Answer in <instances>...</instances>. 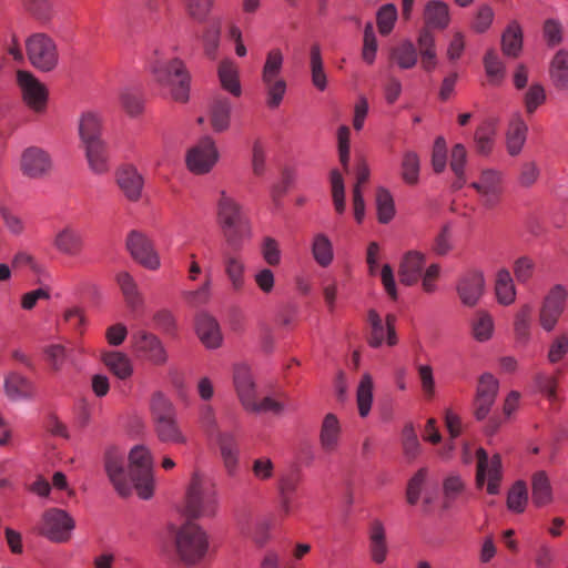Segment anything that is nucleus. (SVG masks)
I'll list each match as a JSON object with an SVG mask.
<instances>
[{"instance_id": "nucleus-35", "label": "nucleus", "mask_w": 568, "mask_h": 568, "mask_svg": "<svg viewBox=\"0 0 568 568\" xmlns=\"http://www.w3.org/2000/svg\"><path fill=\"white\" fill-rule=\"evenodd\" d=\"M503 53L510 58H517L523 49V31L517 21L509 23L501 36Z\"/></svg>"}, {"instance_id": "nucleus-54", "label": "nucleus", "mask_w": 568, "mask_h": 568, "mask_svg": "<svg viewBox=\"0 0 568 568\" xmlns=\"http://www.w3.org/2000/svg\"><path fill=\"white\" fill-rule=\"evenodd\" d=\"M402 447L407 459H415L420 453V443L415 432L414 425L408 423L402 432Z\"/></svg>"}, {"instance_id": "nucleus-56", "label": "nucleus", "mask_w": 568, "mask_h": 568, "mask_svg": "<svg viewBox=\"0 0 568 568\" xmlns=\"http://www.w3.org/2000/svg\"><path fill=\"white\" fill-rule=\"evenodd\" d=\"M329 178L334 207L337 213L342 214L344 213L346 207L344 179L341 172L336 169L331 171Z\"/></svg>"}, {"instance_id": "nucleus-41", "label": "nucleus", "mask_w": 568, "mask_h": 568, "mask_svg": "<svg viewBox=\"0 0 568 568\" xmlns=\"http://www.w3.org/2000/svg\"><path fill=\"white\" fill-rule=\"evenodd\" d=\"M116 282L124 296L125 303L132 310H136L142 305V296L139 292L136 282L128 272H120L116 275Z\"/></svg>"}, {"instance_id": "nucleus-60", "label": "nucleus", "mask_w": 568, "mask_h": 568, "mask_svg": "<svg viewBox=\"0 0 568 568\" xmlns=\"http://www.w3.org/2000/svg\"><path fill=\"white\" fill-rule=\"evenodd\" d=\"M377 27L381 34H388L397 20V9L394 4L387 3L381 7L377 12Z\"/></svg>"}, {"instance_id": "nucleus-10", "label": "nucleus", "mask_w": 568, "mask_h": 568, "mask_svg": "<svg viewBox=\"0 0 568 568\" xmlns=\"http://www.w3.org/2000/svg\"><path fill=\"white\" fill-rule=\"evenodd\" d=\"M20 171L23 176L32 180H44L53 171L51 154L40 146H29L20 158Z\"/></svg>"}, {"instance_id": "nucleus-12", "label": "nucleus", "mask_w": 568, "mask_h": 568, "mask_svg": "<svg viewBox=\"0 0 568 568\" xmlns=\"http://www.w3.org/2000/svg\"><path fill=\"white\" fill-rule=\"evenodd\" d=\"M567 298L568 292L560 284L552 286L544 297L539 311V322L545 331L550 332L555 328L566 308Z\"/></svg>"}, {"instance_id": "nucleus-53", "label": "nucleus", "mask_w": 568, "mask_h": 568, "mask_svg": "<svg viewBox=\"0 0 568 568\" xmlns=\"http://www.w3.org/2000/svg\"><path fill=\"white\" fill-rule=\"evenodd\" d=\"M528 501L527 486L524 481H516L507 496V507L515 513H523Z\"/></svg>"}, {"instance_id": "nucleus-24", "label": "nucleus", "mask_w": 568, "mask_h": 568, "mask_svg": "<svg viewBox=\"0 0 568 568\" xmlns=\"http://www.w3.org/2000/svg\"><path fill=\"white\" fill-rule=\"evenodd\" d=\"M239 251L230 247V251L223 253L224 272L235 292L241 291L244 286L245 263L237 254Z\"/></svg>"}, {"instance_id": "nucleus-15", "label": "nucleus", "mask_w": 568, "mask_h": 568, "mask_svg": "<svg viewBox=\"0 0 568 568\" xmlns=\"http://www.w3.org/2000/svg\"><path fill=\"white\" fill-rule=\"evenodd\" d=\"M126 247L132 257L143 267L155 271L160 267V257L152 241L143 233L132 231L126 239Z\"/></svg>"}, {"instance_id": "nucleus-39", "label": "nucleus", "mask_w": 568, "mask_h": 568, "mask_svg": "<svg viewBox=\"0 0 568 568\" xmlns=\"http://www.w3.org/2000/svg\"><path fill=\"white\" fill-rule=\"evenodd\" d=\"M424 19L428 27L445 29L449 23L448 6L442 1H429L425 7Z\"/></svg>"}, {"instance_id": "nucleus-50", "label": "nucleus", "mask_w": 568, "mask_h": 568, "mask_svg": "<svg viewBox=\"0 0 568 568\" xmlns=\"http://www.w3.org/2000/svg\"><path fill=\"white\" fill-rule=\"evenodd\" d=\"M471 332L476 341H488L494 332L493 317L485 311L477 312L471 322Z\"/></svg>"}, {"instance_id": "nucleus-32", "label": "nucleus", "mask_w": 568, "mask_h": 568, "mask_svg": "<svg viewBox=\"0 0 568 568\" xmlns=\"http://www.w3.org/2000/svg\"><path fill=\"white\" fill-rule=\"evenodd\" d=\"M310 72L312 84L318 90L324 91L327 88V75L324 70L322 49L318 43H313L310 48Z\"/></svg>"}, {"instance_id": "nucleus-45", "label": "nucleus", "mask_w": 568, "mask_h": 568, "mask_svg": "<svg viewBox=\"0 0 568 568\" xmlns=\"http://www.w3.org/2000/svg\"><path fill=\"white\" fill-rule=\"evenodd\" d=\"M300 481L301 476L297 473L286 475L280 480L281 508L285 515L291 513L292 499L298 488Z\"/></svg>"}, {"instance_id": "nucleus-40", "label": "nucleus", "mask_w": 568, "mask_h": 568, "mask_svg": "<svg viewBox=\"0 0 568 568\" xmlns=\"http://www.w3.org/2000/svg\"><path fill=\"white\" fill-rule=\"evenodd\" d=\"M550 78L557 89H568V51L559 50L550 64Z\"/></svg>"}, {"instance_id": "nucleus-43", "label": "nucleus", "mask_w": 568, "mask_h": 568, "mask_svg": "<svg viewBox=\"0 0 568 568\" xmlns=\"http://www.w3.org/2000/svg\"><path fill=\"white\" fill-rule=\"evenodd\" d=\"M495 292L497 301L500 304L510 305L515 302L516 288L508 270L503 268L498 271L495 283Z\"/></svg>"}, {"instance_id": "nucleus-9", "label": "nucleus", "mask_w": 568, "mask_h": 568, "mask_svg": "<svg viewBox=\"0 0 568 568\" xmlns=\"http://www.w3.org/2000/svg\"><path fill=\"white\" fill-rule=\"evenodd\" d=\"M27 52L32 65L41 71H51L58 64L57 45L44 33H36L27 40Z\"/></svg>"}, {"instance_id": "nucleus-8", "label": "nucleus", "mask_w": 568, "mask_h": 568, "mask_svg": "<svg viewBox=\"0 0 568 568\" xmlns=\"http://www.w3.org/2000/svg\"><path fill=\"white\" fill-rule=\"evenodd\" d=\"M17 83L23 103L33 113L41 115L47 111L49 92L32 73L24 70L17 72Z\"/></svg>"}, {"instance_id": "nucleus-34", "label": "nucleus", "mask_w": 568, "mask_h": 568, "mask_svg": "<svg viewBox=\"0 0 568 568\" xmlns=\"http://www.w3.org/2000/svg\"><path fill=\"white\" fill-rule=\"evenodd\" d=\"M7 396L12 400H21L31 397L32 384L18 373H10L4 381Z\"/></svg>"}, {"instance_id": "nucleus-1", "label": "nucleus", "mask_w": 568, "mask_h": 568, "mask_svg": "<svg viewBox=\"0 0 568 568\" xmlns=\"http://www.w3.org/2000/svg\"><path fill=\"white\" fill-rule=\"evenodd\" d=\"M216 222L229 247L241 250L243 240L251 235V221L243 206L225 190L216 200Z\"/></svg>"}, {"instance_id": "nucleus-64", "label": "nucleus", "mask_w": 568, "mask_h": 568, "mask_svg": "<svg viewBox=\"0 0 568 568\" xmlns=\"http://www.w3.org/2000/svg\"><path fill=\"white\" fill-rule=\"evenodd\" d=\"M261 254L264 262L270 266H277L281 263V250L278 242L271 237L265 236L261 244Z\"/></svg>"}, {"instance_id": "nucleus-36", "label": "nucleus", "mask_w": 568, "mask_h": 568, "mask_svg": "<svg viewBox=\"0 0 568 568\" xmlns=\"http://www.w3.org/2000/svg\"><path fill=\"white\" fill-rule=\"evenodd\" d=\"M104 365L120 379L129 378L133 373L130 358L121 352H105L102 355Z\"/></svg>"}, {"instance_id": "nucleus-21", "label": "nucleus", "mask_w": 568, "mask_h": 568, "mask_svg": "<svg viewBox=\"0 0 568 568\" xmlns=\"http://www.w3.org/2000/svg\"><path fill=\"white\" fill-rule=\"evenodd\" d=\"M195 331L206 348L214 349L222 345L221 327L212 315L205 312L199 313L195 318Z\"/></svg>"}, {"instance_id": "nucleus-23", "label": "nucleus", "mask_w": 568, "mask_h": 568, "mask_svg": "<svg viewBox=\"0 0 568 568\" xmlns=\"http://www.w3.org/2000/svg\"><path fill=\"white\" fill-rule=\"evenodd\" d=\"M342 428L338 418L333 413L325 415L320 430V445L325 454L337 453L341 443Z\"/></svg>"}, {"instance_id": "nucleus-57", "label": "nucleus", "mask_w": 568, "mask_h": 568, "mask_svg": "<svg viewBox=\"0 0 568 568\" xmlns=\"http://www.w3.org/2000/svg\"><path fill=\"white\" fill-rule=\"evenodd\" d=\"M495 129L493 123L486 122L475 132L476 150L480 154L490 153L494 145Z\"/></svg>"}, {"instance_id": "nucleus-33", "label": "nucleus", "mask_w": 568, "mask_h": 568, "mask_svg": "<svg viewBox=\"0 0 568 568\" xmlns=\"http://www.w3.org/2000/svg\"><path fill=\"white\" fill-rule=\"evenodd\" d=\"M154 429L159 440L162 443L184 444L186 442L178 424L176 416L154 422Z\"/></svg>"}, {"instance_id": "nucleus-44", "label": "nucleus", "mask_w": 568, "mask_h": 568, "mask_svg": "<svg viewBox=\"0 0 568 568\" xmlns=\"http://www.w3.org/2000/svg\"><path fill=\"white\" fill-rule=\"evenodd\" d=\"M90 169L102 174L109 170L105 145L103 141L83 144Z\"/></svg>"}, {"instance_id": "nucleus-37", "label": "nucleus", "mask_w": 568, "mask_h": 568, "mask_svg": "<svg viewBox=\"0 0 568 568\" xmlns=\"http://www.w3.org/2000/svg\"><path fill=\"white\" fill-rule=\"evenodd\" d=\"M389 60L403 70L412 69L417 63L416 48L410 41H403L390 49Z\"/></svg>"}, {"instance_id": "nucleus-59", "label": "nucleus", "mask_w": 568, "mask_h": 568, "mask_svg": "<svg viewBox=\"0 0 568 568\" xmlns=\"http://www.w3.org/2000/svg\"><path fill=\"white\" fill-rule=\"evenodd\" d=\"M546 101V92L541 84L534 83L524 94V105L527 114L531 115Z\"/></svg>"}, {"instance_id": "nucleus-29", "label": "nucleus", "mask_w": 568, "mask_h": 568, "mask_svg": "<svg viewBox=\"0 0 568 568\" xmlns=\"http://www.w3.org/2000/svg\"><path fill=\"white\" fill-rule=\"evenodd\" d=\"M232 104L226 98H215L210 106V123L214 132L221 133L231 125Z\"/></svg>"}, {"instance_id": "nucleus-4", "label": "nucleus", "mask_w": 568, "mask_h": 568, "mask_svg": "<svg viewBox=\"0 0 568 568\" xmlns=\"http://www.w3.org/2000/svg\"><path fill=\"white\" fill-rule=\"evenodd\" d=\"M219 505L217 490L210 479L194 473L186 489L184 513L192 519L212 517Z\"/></svg>"}, {"instance_id": "nucleus-13", "label": "nucleus", "mask_w": 568, "mask_h": 568, "mask_svg": "<svg viewBox=\"0 0 568 568\" xmlns=\"http://www.w3.org/2000/svg\"><path fill=\"white\" fill-rule=\"evenodd\" d=\"M477 473L476 485L481 488L487 480V493L496 495L499 493V485L501 480V460L498 454H495L490 459L484 448L477 450Z\"/></svg>"}, {"instance_id": "nucleus-2", "label": "nucleus", "mask_w": 568, "mask_h": 568, "mask_svg": "<svg viewBox=\"0 0 568 568\" xmlns=\"http://www.w3.org/2000/svg\"><path fill=\"white\" fill-rule=\"evenodd\" d=\"M233 383L243 408L250 413H267L281 415L287 409H293L291 400H280L271 396H266L261 400L257 399L256 385L253 379L250 367L240 363L234 365Z\"/></svg>"}, {"instance_id": "nucleus-22", "label": "nucleus", "mask_w": 568, "mask_h": 568, "mask_svg": "<svg viewBox=\"0 0 568 568\" xmlns=\"http://www.w3.org/2000/svg\"><path fill=\"white\" fill-rule=\"evenodd\" d=\"M116 183L129 201L136 202L140 200L144 180L134 166L125 165L119 169Z\"/></svg>"}, {"instance_id": "nucleus-27", "label": "nucleus", "mask_w": 568, "mask_h": 568, "mask_svg": "<svg viewBox=\"0 0 568 568\" xmlns=\"http://www.w3.org/2000/svg\"><path fill=\"white\" fill-rule=\"evenodd\" d=\"M425 265L424 254L410 251L405 254L399 265V280L405 285H413L418 282Z\"/></svg>"}, {"instance_id": "nucleus-52", "label": "nucleus", "mask_w": 568, "mask_h": 568, "mask_svg": "<svg viewBox=\"0 0 568 568\" xmlns=\"http://www.w3.org/2000/svg\"><path fill=\"white\" fill-rule=\"evenodd\" d=\"M465 484L457 475L448 476L443 484L444 500L443 507L445 509L452 508L455 500H457L464 493Z\"/></svg>"}, {"instance_id": "nucleus-31", "label": "nucleus", "mask_w": 568, "mask_h": 568, "mask_svg": "<svg viewBox=\"0 0 568 568\" xmlns=\"http://www.w3.org/2000/svg\"><path fill=\"white\" fill-rule=\"evenodd\" d=\"M531 498L537 507H544L552 501V488L545 470H538L531 477Z\"/></svg>"}, {"instance_id": "nucleus-38", "label": "nucleus", "mask_w": 568, "mask_h": 568, "mask_svg": "<svg viewBox=\"0 0 568 568\" xmlns=\"http://www.w3.org/2000/svg\"><path fill=\"white\" fill-rule=\"evenodd\" d=\"M312 255L315 262L322 266L327 267L334 260V250L332 241L324 233H317L312 241Z\"/></svg>"}, {"instance_id": "nucleus-61", "label": "nucleus", "mask_w": 568, "mask_h": 568, "mask_svg": "<svg viewBox=\"0 0 568 568\" xmlns=\"http://www.w3.org/2000/svg\"><path fill=\"white\" fill-rule=\"evenodd\" d=\"M122 108L130 116H138L143 111V100L140 93L132 89H124L120 94Z\"/></svg>"}, {"instance_id": "nucleus-62", "label": "nucleus", "mask_w": 568, "mask_h": 568, "mask_svg": "<svg viewBox=\"0 0 568 568\" xmlns=\"http://www.w3.org/2000/svg\"><path fill=\"white\" fill-rule=\"evenodd\" d=\"M484 65L487 75L494 83H498L504 79L505 65L494 50H490L486 53L484 58Z\"/></svg>"}, {"instance_id": "nucleus-47", "label": "nucleus", "mask_w": 568, "mask_h": 568, "mask_svg": "<svg viewBox=\"0 0 568 568\" xmlns=\"http://www.w3.org/2000/svg\"><path fill=\"white\" fill-rule=\"evenodd\" d=\"M367 322L369 325V335L367 342L369 346L377 348L384 342L387 343V332L384 321L375 310H369L367 314Z\"/></svg>"}, {"instance_id": "nucleus-28", "label": "nucleus", "mask_w": 568, "mask_h": 568, "mask_svg": "<svg viewBox=\"0 0 568 568\" xmlns=\"http://www.w3.org/2000/svg\"><path fill=\"white\" fill-rule=\"evenodd\" d=\"M79 135L83 144L100 142L102 132V119L93 111H85L79 119Z\"/></svg>"}, {"instance_id": "nucleus-17", "label": "nucleus", "mask_w": 568, "mask_h": 568, "mask_svg": "<svg viewBox=\"0 0 568 568\" xmlns=\"http://www.w3.org/2000/svg\"><path fill=\"white\" fill-rule=\"evenodd\" d=\"M485 280L481 272L470 270L464 273L456 285L458 297L463 305L474 307L484 294Z\"/></svg>"}, {"instance_id": "nucleus-11", "label": "nucleus", "mask_w": 568, "mask_h": 568, "mask_svg": "<svg viewBox=\"0 0 568 568\" xmlns=\"http://www.w3.org/2000/svg\"><path fill=\"white\" fill-rule=\"evenodd\" d=\"M219 160V151L214 140L205 135L189 150L186 154V166L194 174H206L211 172Z\"/></svg>"}, {"instance_id": "nucleus-26", "label": "nucleus", "mask_w": 568, "mask_h": 568, "mask_svg": "<svg viewBox=\"0 0 568 568\" xmlns=\"http://www.w3.org/2000/svg\"><path fill=\"white\" fill-rule=\"evenodd\" d=\"M217 444L227 474L234 476L237 470L240 454L235 435L229 432L219 433Z\"/></svg>"}, {"instance_id": "nucleus-49", "label": "nucleus", "mask_w": 568, "mask_h": 568, "mask_svg": "<svg viewBox=\"0 0 568 568\" xmlns=\"http://www.w3.org/2000/svg\"><path fill=\"white\" fill-rule=\"evenodd\" d=\"M402 179L409 185H415L419 180L420 162L416 152L406 151L403 155L402 163Z\"/></svg>"}, {"instance_id": "nucleus-16", "label": "nucleus", "mask_w": 568, "mask_h": 568, "mask_svg": "<svg viewBox=\"0 0 568 568\" xmlns=\"http://www.w3.org/2000/svg\"><path fill=\"white\" fill-rule=\"evenodd\" d=\"M104 468L115 490L123 497L132 491L124 469V454L116 447H109L104 454Z\"/></svg>"}, {"instance_id": "nucleus-63", "label": "nucleus", "mask_w": 568, "mask_h": 568, "mask_svg": "<svg viewBox=\"0 0 568 568\" xmlns=\"http://www.w3.org/2000/svg\"><path fill=\"white\" fill-rule=\"evenodd\" d=\"M427 477V468L423 467L409 479L406 489V499L409 505H416Z\"/></svg>"}, {"instance_id": "nucleus-55", "label": "nucleus", "mask_w": 568, "mask_h": 568, "mask_svg": "<svg viewBox=\"0 0 568 568\" xmlns=\"http://www.w3.org/2000/svg\"><path fill=\"white\" fill-rule=\"evenodd\" d=\"M532 306L523 305L515 316L514 329L519 341H527L530 334Z\"/></svg>"}, {"instance_id": "nucleus-42", "label": "nucleus", "mask_w": 568, "mask_h": 568, "mask_svg": "<svg viewBox=\"0 0 568 568\" xmlns=\"http://www.w3.org/2000/svg\"><path fill=\"white\" fill-rule=\"evenodd\" d=\"M219 78L224 90L229 91L234 97L241 95L242 89L239 81V71L232 61L224 60L220 63Z\"/></svg>"}, {"instance_id": "nucleus-58", "label": "nucleus", "mask_w": 568, "mask_h": 568, "mask_svg": "<svg viewBox=\"0 0 568 568\" xmlns=\"http://www.w3.org/2000/svg\"><path fill=\"white\" fill-rule=\"evenodd\" d=\"M211 296V278L207 277L205 282L196 290L183 291L182 297L185 303L191 307H197L209 302Z\"/></svg>"}, {"instance_id": "nucleus-5", "label": "nucleus", "mask_w": 568, "mask_h": 568, "mask_svg": "<svg viewBox=\"0 0 568 568\" xmlns=\"http://www.w3.org/2000/svg\"><path fill=\"white\" fill-rule=\"evenodd\" d=\"M284 55L278 48L266 53L262 68L261 80L265 92V103L270 109H276L283 102L287 91V82L282 75Z\"/></svg>"}, {"instance_id": "nucleus-46", "label": "nucleus", "mask_w": 568, "mask_h": 568, "mask_svg": "<svg viewBox=\"0 0 568 568\" xmlns=\"http://www.w3.org/2000/svg\"><path fill=\"white\" fill-rule=\"evenodd\" d=\"M356 400L358 413L362 417H366L373 403V378L368 373H365L357 387Z\"/></svg>"}, {"instance_id": "nucleus-20", "label": "nucleus", "mask_w": 568, "mask_h": 568, "mask_svg": "<svg viewBox=\"0 0 568 568\" xmlns=\"http://www.w3.org/2000/svg\"><path fill=\"white\" fill-rule=\"evenodd\" d=\"M135 349L154 365H164L168 361L166 351L160 338L149 332L139 331L133 335Z\"/></svg>"}, {"instance_id": "nucleus-51", "label": "nucleus", "mask_w": 568, "mask_h": 568, "mask_svg": "<svg viewBox=\"0 0 568 568\" xmlns=\"http://www.w3.org/2000/svg\"><path fill=\"white\" fill-rule=\"evenodd\" d=\"M150 409L154 422L176 416L172 402L161 392L152 395Z\"/></svg>"}, {"instance_id": "nucleus-14", "label": "nucleus", "mask_w": 568, "mask_h": 568, "mask_svg": "<svg viewBox=\"0 0 568 568\" xmlns=\"http://www.w3.org/2000/svg\"><path fill=\"white\" fill-rule=\"evenodd\" d=\"M73 528L74 520L65 510L51 508L43 514L41 532L52 541L69 540Z\"/></svg>"}, {"instance_id": "nucleus-25", "label": "nucleus", "mask_w": 568, "mask_h": 568, "mask_svg": "<svg viewBox=\"0 0 568 568\" xmlns=\"http://www.w3.org/2000/svg\"><path fill=\"white\" fill-rule=\"evenodd\" d=\"M528 132V125L523 119L520 113H515L509 121L507 134H506V145L507 151L510 155H518L526 142Z\"/></svg>"}, {"instance_id": "nucleus-7", "label": "nucleus", "mask_w": 568, "mask_h": 568, "mask_svg": "<svg viewBox=\"0 0 568 568\" xmlns=\"http://www.w3.org/2000/svg\"><path fill=\"white\" fill-rule=\"evenodd\" d=\"M129 475L141 498L153 494V464L150 450L142 445L133 447L129 455Z\"/></svg>"}, {"instance_id": "nucleus-30", "label": "nucleus", "mask_w": 568, "mask_h": 568, "mask_svg": "<svg viewBox=\"0 0 568 568\" xmlns=\"http://www.w3.org/2000/svg\"><path fill=\"white\" fill-rule=\"evenodd\" d=\"M369 552L374 562L385 561L388 552L386 542V532L384 525L379 520H374L369 528Z\"/></svg>"}, {"instance_id": "nucleus-18", "label": "nucleus", "mask_w": 568, "mask_h": 568, "mask_svg": "<svg viewBox=\"0 0 568 568\" xmlns=\"http://www.w3.org/2000/svg\"><path fill=\"white\" fill-rule=\"evenodd\" d=\"M480 195L483 204L486 207H494L501 194V174L500 172L486 169L483 170L479 179L470 184Z\"/></svg>"}, {"instance_id": "nucleus-48", "label": "nucleus", "mask_w": 568, "mask_h": 568, "mask_svg": "<svg viewBox=\"0 0 568 568\" xmlns=\"http://www.w3.org/2000/svg\"><path fill=\"white\" fill-rule=\"evenodd\" d=\"M375 205L379 223H388L395 215L394 199L388 190L378 187L375 195Z\"/></svg>"}, {"instance_id": "nucleus-6", "label": "nucleus", "mask_w": 568, "mask_h": 568, "mask_svg": "<svg viewBox=\"0 0 568 568\" xmlns=\"http://www.w3.org/2000/svg\"><path fill=\"white\" fill-rule=\"evenodd\" d=\"M174 544L179 558L189 566L200 562L209 551V537L194 523H186L176 530Z\"/></svg>"}, {"instance_id": "nucleus-3", "label": "nucleus", "mask_w": 568, "mask_h": 568, "mask_svg": "<svg viewBox=\"0 0 568 568\" xmlns=\"http://www.w3.org/2000/svg\"><path fill=\"white\" fill-rule=\"evenodd\" d=\"M150 71L154 82L166 89L174 101L189 100L190 74L182 60L165 58L155 52V58L150 62Z\"/></svg>"}, {"instance_id": "nucleus-19", "label": "nucleus", "mask_w": 568, "mask_h": 568, "mask_svg": "<svg viewBox=\"0 0 568 568\" xmlns=\"http://www.w3.org/2000/svg\"><path fill=\"white\" fill-rule=\"evenodd\" d=\"M52 245L64 256L78 257L84 248V236L75 226L67 224L55 233Z\"/></svg>"}]
</instances>
